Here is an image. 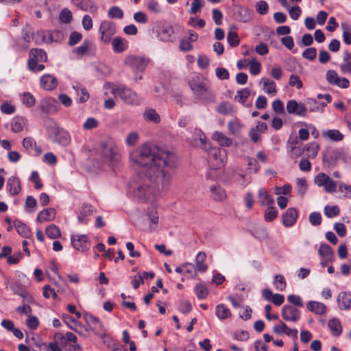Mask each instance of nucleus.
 <instances>
[{
    "mask_svg": "<svg viewBox=\"0 0 351 351\" xmlns=\"http://www.w3.org/2000/svg\"><path fill=\"white\" fill-rule=\"evenodd\" d=\"M322 136L324 138L334 142H339L344 138V135L339 130L335 129L322 131Z\"/></svg>",
    "mask_w": 351,
    "mask_h": 351,
    "instance_id": "obj_23",
    "label": "nucleus"
},
{
    "mask_svg": "<svg viewBox=\"0 0 351 351\" xmlns=\"http://www.w3.org/2000/svg\"><path fill=\"white\" fill-rule=\"evenodd\" d=\"M338 306L341 309L348 310L351 308V293L341 292L337 297Z\"/></svg>",
    "mask_w": 351,
    "mask_h": 351,
    "instance_id": "obj_26",
    "label": "nucleus"
},
{
    "mask_svg": "<svg viewBox=\"0 0 351 351\" xmlns=\"http://www.w3.org/2000/svg\"><path fill=\"white\" fill-rule=\"evenodd\" d=\"M315 183L319 186H323L325 191L333 193L336 191L337 183L324 173H318L314 179Z\"/></svg>",
    "mask_w": 351,
    "mask_h": 351,
    "instance_id": "obj_8",
    "label": "nucleus"
},
{
    "mask_svg": "<svg viewBox=\"0 0 351 351\" xmlns=\"http://www.w3.org/2000/svg\"><path fill=\"white\" fill-rule=\"evenodd\" d=\"M317 56V50L315 47H310L305 49L302 53L303 58L309 60H313Z\"/></svg>",
    "mask_w": 351,
    "mask_h": 351,
    "instance_id": "obj_61",
    "label": "nucleus"
},
{
    "mask_svg": "<svg viewBox=\"0 0 351 351\" xmlns=\"http://www.w3.org/2000/svg\"><path fill=\"white\" fill-rule=\"evenodd\" d=\"M138 134L136 132H132L129 133L126 138V144L129 146H133L136 145L138 140Z\"/></svg>",
    "mask_w": 351,
    "mask_h": 351,
    "instance_id": "obj_63",
    "label": "nucleus"
},
{
    "mask_svg": "<svg viewBox=\"0 0 351 351\" xmlns=\"http://www.w3.org/2000/svg\"><path fill=\"white\" fill-rule=\"evenodd\" d=\"M27 125V120L21 117H15L11 123V129L14 132H20Z\"/></svg>",
    "mask_w": 351,
    "mask_h": 351,
    "instance_id": "obj_29",
    "label": "nucleus"
},
{
    "mask_svg": "<svg viewBox=\"0 0 351 351\" xmlns=\"http://www.w3.org/2000/svg\"><path fill=\"white\" fill-rule=\"evenodd\" d=\"M227 40L230 46L237 47L239 44L238 34L235 32H230L227 36Z\"/></svg>",
    "mask_w": 351,
    "mask_h": 351,
    "instance_id": "obj_56",
    "label": "nucleus"
},
{
    "mask_svg": "<svg viewBox=\"0 0 351 351\" xmlns=\"http://www.w3.org/2000/svg\"><path fill=\"white\" fill-rule=\"evenodd\" d=\"M47 60V54L45 51L39 49H32L29 53L28 66L29 69H34L38 62H43Z\"/></svg>",
    "mask_w": 351,
    "mask_h": 351,
    "instance_id": "obj_13",
    "label": "nucleus"
},
{
    "mask_svg": "<svg viewBox=\"0 0 351 351\" xmlns=\"http://www.w3.org/2000/svg\"><path fill=\"white\" fill-rule=\"evenodd\" d=\"M149 62L148 58L136 55H129L124 60L126 66L130 67L134 71L139 72H143Z\"/></svg>",
    "mask_w": 351,
    "mask_h": 351,
    "instance_id": "obj_7",
    "label": "nucleus"
},
{
    "mask_svg": "<svg viewBox=\"0 0 351 351\" xmlns=\"http://www.w3.org/2000/svg\"><path fill=\"white\" fill-rule=\"evenodd\" d=\"M304 149L308 152V158H314L318 154L319 145L315 142H312L306 144Z\"/></svg>",
    "mask_w": 351,
    "mask_h": 351,
    "instance_id": "obj_41",
    "label": "nucleus"
},
{
    "mask_svg": "<svg viewBox=\"0 0 351 351\" xmlns=\"http://www.w3.org/2000/svg\"><path fill=\"white\" fill-rule=\"evenodd\" d=\"M298 218V211L295 208H289L282 215L283 224L287 227L292 226Z\"/></svg>",
    "mask_w": 351,
    "mask_h": 351,
    "instance_id": "obj_20",
    "label": "nucleus"
},
{
    "mask_svg": "<svg viewBox=\"0 0 351 351\" xmlns=\"http://www.w3.org/2000/svg\"><path fill=\"white\" fill-rule=\"evenodd\" d=\"M36 99L29 92L24 93L23 95V104L27 107H32L35 104Z\"/></svg>",
    "mask_w": 351,
    "mask_h": 351,
    "instance_id": "obj_53",
    "label": "nucleus"
},
{
    "mask_svg": "<svg viewBox=\"0 0 351 351\" xmlns=\"http://www.w3.org/2000/svg\"><path fill=\"white\" fill-rule=\"evenodd\" d=\"M250 95V90L245 88L238 90L234 97L239 103L243 104Z\"/></svg>",
    "mask_w": 351,
    "mask_h": 351,
    "instance_id": "obj_46",
    "label": "nucleus"
},
{
    "mask_svg": "<svg viewBox=\"0 0 351 351\" xmlns=\"http://www.w3.org/2000/svg\"><path fill=\"white\" fill-rule=\"evenodd\" d=\"M226 154L219 148L211 149L209 152L208 162L211 167L206 175L207 178L215 179L217 176L216 170L223 167L226 162Z\"/></svg>",
    "mask_w": 351,
    "mask_h": 351,
    "instance_id": "obj_3",
    "label": "nucleus"
},
{
    "mask_svg": "<svg viewBox=\"0 0 351 351\" xmlns=\"http://www.w3.org/2000/svg\"><path fill=\"white\" fill-rule=\"evenodd\" d=\"M113 50L117 53H121L127 49L128 43L120 37H115L112 40Z\"/></svg>",
    "mask_w": 351,
    "mask_h": 351,
    "instance_id": "obj_35",
    "label": "nucleus"
},
{
    "mask_svg": "<svg viewBox=\"0 0 351 351\" xmlns=\"http://www.w3.org/2000/svg\"><path fill=\"white\" fill-rule=\"evenodd\" d=\"M76 93L80 103H84L89 99V94L84 88H76Z\"/></svg>",
    "mask_w": 351,
    "mask_h": 351,
    "instance_id": "obj_50",
    "label": "nucleus"
},
{
    "mask_svg": "<svg viewBox=\"0 0 351 351\" xmlns=\"http://www.w3.org/2000/svg\"><path fill=\"white\" fill-rule=\"evenodd\" d=\"M111 93L115 96L119 97L124 102L136 105L140 102V98L138 95L123 86L112 85L110 86Z\"/></svg>",
    "mask_w": 351,
    "mask_h": 351,
    "instance_id": "obj_6",
    "label": "nucleus"
},
{
    "mask_svg": "<svg viewBox=\"0 0 351 351\" xmlns=\"http://www.w3.org/2000/svg\"><path fill=\"white\" fill-rule=\"evenodd\" d=\"M101 147L103 156L108 160L110 165H116L121 159V155L114 141L110 138L103 140Z\"/></svg>",
    "mask_w": 351,
    "mask_h": 351,
    "instance_id": "obj_5",
    "label": "nucleus"
},
{
    "mask_svg": "<svg viewBox=\"0 0 351 351\" xmlns=\"http://www.w3.org/2000/svg\"><path fill=\"white\" fill-rule=\"evenodd\" d=\"M6 189L12 195H18L21 191L19 179L14 176L9 178L7 180Z\"/></svg>",
    "mask_w": 351,
    "mask_h": 351,
    "instance_id": "obj_21",
    "label": "nucleus"
},
{
    "mask_svg": "<svg viewBox=\"0 0 351 351\" xmlns=\"http://www.w3.org/2000/svg\"><path fill=\"white\" fill-rule=\"evenodd\" d=\"M108 16L111 19H122L123 12L119 7L113 6L109 9Z\"/></svg>",
    "mask_w": 351,
    "mask_h": 351,
    "instance_id": "obj_49",
    "label": "nucleus"
},
{
    "mask_svg": "<svg viewBox=\"0 0 351 351\" xmlns=\"http://www.w3.org/2000/svg\"><path fill=\"white\" fill-rule=\"evenodd\" d=\"M99 31L101 34V40L105 43H108L116 33V27L112 22L104 21L101 23Z\"/></svg>",
    "mask_w": 351,
    "mask_h": 351,
    "instance_id": "obj_9",
    "label": "nucleus"
},
{
    "mask_svg": "<svg viewBox=\"0 0 351 351\" xmlns=\"http://www.w3.org/2000/svg\"><path fill=\"white\" fill-rule=\"evenodd\" d=\"M216 315L219 319H225L231 317L230 310L223 304L216 306Z\"/></svg>",
    "mask_w": 351,
    "mask_h": 351,
    "instance_id": "obj_36",
    "label": "nucleus"
},
{
    "mask_svg": "<svg viewBox=\"0 0 351 351\" xmlns=\"http://www.w3.org/2000/svg\"><path fill=\"white\" fill-rule=\"evenodd\" d=\"M36 143L34 138L31 136L25 137L22 141V145L27 151L32 149Z\"/></svg>",
    "mask_w": 351,
    "mask_h": 351,
    "instance_id": "obj_57",
    "label": "nucleus"
},
{
    "mask_svg": "<svg viewBox=\"0 0 351 351\" xmlns=\"http://www.w3.org/2000/svg\"><path fill=\"white\" fill-rule=\"evenodd\" d=\"M328 326L335 336H339L342 331L341 323L338 319L332 318L328 321Z\"/></svg>",
    "mask_w": 351,
    "mask_h": 351,
    "instance_id": "obj_38",
    "label": "nucleus"
},
{
    "mask_svg": "<svg viewBox=\"0 0 351 351\" xmlns=\"http://www.w3.org/2000/svg\"><path fill=\"white\" fill-rule=\"evenodd\" d=\"M326 79L330 84L337 86L341 88H347L350 86L349 80L346 77H340L334 70L327 71Z\"/></svg>",
    "mask_w": 351,
    "mask_h": 351,
    "instance_id": "obj_10",
    "label": "nucleus"
},
{
    "mask_svg": "<svg viewBox=\"0 0 351 351\" xmlns=\"http://www.w3.org/2000/svg\"><path fill=\"white\" fill-rule=\"evenodd\" d=\"M92 45L91 43L88 40H84L83 43L80 46L73 49V52L79 57L88 53L89 48Z\"/></svg>",
    "mask_w": 351,
    "mask_h": 351,
    "instance_id": "obj_44",
    "label": "nucleus"
},
{
    "mask_svg": "<svg viewBox=\"0 0 351 351\" xmlns=\"http://www.w3.org/2000/svg\"><path fill=\"white\" fill-rule=\"evenodd\" d=\"M339 211V208L337 206H326L324 207V214L328 218L337 216Z\"/></svg>",
    "mask_w": 351,
    "mask_h": 351,
    "instance_id": "obj_48",
    "label": "nucleus"
},
{
    "mask_svg": "<svg viewBox=\"0 0 351 351\" xmlns=\"http://www.w3.org/2000/svg\"><path fill=\"white\" fill-rule=\"evenodd\" d=\"M212 139L217 141L221 147H230L232 144V140L221 132L215 131L212 135Z\"/></svg>",
    "mask_w": 351,
    "mask_h": 351,
    "instance_id": "obj_24",
    "label": "nucleus"
},
{
    "mask_svg": "<svg viewBox=\"0 0 351 351\" xmlns=\"http://www.w3.org/2000/svg\"><path fill=\"white\" fill-rule=\"evenodd\" d=\"M298 193L303 196L307 191L308 185L305 178H299L297 180Z\"/></svg>",
    "mask_w": 351,
    "mask_h": 351,
    "instance_id": "obj_52",
    "label": "nucleus"
},
{
    "mask_svg": "<svg viewBox=\"0 0 351 351\" xmlns=\"http://www.w3.org/2000/svg\"><path fill=\"white\" fill-rule=\"evenodd\" d=\"M76 7L86 12L95 13L97 7L92 0H72Z\"/></svg>",
    "mask_w": 351,
    "mask_h": 351,
    "instance_id": "obj_19",
    "label": "nucleus"
},
{
    "mask_svg": "<svg viewBox=\"0 0 351 351\" xmlns=\"http://www.w3.org/2000/svg\"><path fill=\"white\" fill-rule=\"evenodd\" d=\"M210 197L215 202H223L227 198L226 190L220 185L215 184L209 186Z\"/></svg>",
    "mask_w": 351,
    "mask_h": 351,
    "instance_id": "obj_15",
    "label": "nucleus"
},
{
    "mask_svg": "<svg viewBox=\"0 0 351 351\" xmlns=\"http://www.w3.org/2000/svg\"><path fill=\"white\" fill-rule=\"evenodd\" d=\"M282 317L286 322H297L301 317L300 311L292 305H285L282 308Z\"/></svg>",
    "mask_w": 351,
    "mask_h": 351,
    "instance_id": "obj_12",
    "label": "nucleus"
},
{
    "mask_svg": "<svg viewBox=\"0 0 351 351\" xmlns=\"http://www.w3.org/2000/svg\"><path fill=\"white\" fill-rule=\"evenodd\" d=\"M278 215V210L273 206H269L265 214V219L267 221H273Z\"/></svg>",
    "mask_w": 351,
    "mask_h": 351,
    "instance_id": "obj_58",
    "label": "nucleus"
},
{
    "mask_svg": "<svg viewBox=\"0 0 351 351\" xmlns=\"http://www.w3.org/2000/svg\"><path fill=\"white\" fill-rule=\"evenodd\" d=\"M156 32L158 33V36L163 41L171 40L174 34L173 27L167 23L160 24L157 27Z\"/></svg>",
    "mask_w": 351,
    "mask_h": 351,
    "instance_id": "obj_16",
    "label": "nucleus"
},
{
    "mask_svg": "<svg viewBox=\"0 0 351 351\" xmlns=\"http://www.w3.org/2000/svg\"><path fill=\"white\" fill-rule=\"evenodd\" d=\"M47 133L53 142L62 146L66 147L71 143V137L69 132L56 123L47 127Z\"/></svg>",
    "mask_w": 351,
    "mask_h": 351,
    "instance_id": "obj_4",
    "label": "nucleus"
},
{
    "mask_svg": "<svg viewBox=\"0 0 351 351\" xmlns=\"http://www.w3.org/2000/svg\"><path fill=\"white\" fill-rule=\"evenodd\" d=\"M240 21L243 23H247L252 19V12L245 8H242L239 11Z\"/></svg>",
    "mask_w": 351,
    "mask_h": 351,
    "instance_id": "obj_59",
    "label": "nucleus"
},
{
    "mask_svg": "<svg viewBox=\"0 0 351 351\" xmlns=\"http://www.w3.org/2000/svg\"><path fill=\"white\" fill-rule=\"evenodd\" d=\"M250 65V71L252 75H256L261 72V64L255 59H252L249 62Z\"/></svg>",
    "mask_w": 351,
    "mask_h": 351,
    "instance_id": "obj_54",
    "label": "nucleus"
},
{
    "mask_svg": "<svg viewBox=\"0 0 351 351\" xmlns=\"http://www.w3.org/2000/svg\"><path fill=\"white\" fill-rule=\"evenodd\" d=\"M274 285L277 290L284 291L286 289L287 284L285 279L282 275H276L274 278Z\"/></svg>",
    "mask_w": 351,
    "mask_h": 351,
    "instance_id": "obj_47",
    "label": "nucleus"
},
{
    "mask_svg": "<svg viewBox=\"0 0 351 351\" xmlns=\"http://www.w3.org/2000/svg\"><path fill=\"white\" fill-rule=\"evenodd\" d=\"M258 201L262 206H272L274 199L264 189H261L258 193Z\"/></svg>",
    "mask_w": 351,
    "mask_h": 351,
    "instance_id": "obj_31",
    "label": "nucleus"
},
{
    "mask_svg": "<svg viewBox=\"0 0 351 351\" xmlns=\"http://www.w3.org/2000/svg\"><path fill=\"white\" fill-rule=\"evenodd\" d=\"M40 84L43 89L51 90L57 86L56 78L51 75H45L40 79Z\"/></svg>",
    "mask_w": 351,
    "mask_h": 351,
    "instance_id": "obj_27",
    "label": "nucleus"
},
{
    "mask_svg": "<svg viewBox=\"0 0 351 351\" xmlns=\"http://www.w3.org/2000/svg\"><path fill=\"white\" fill-rule=\"evenodd\" d=\"M289 84L291 86H295L298 89H300L303 86V83L300 77L294 74L290 75Z\"/></svg>",
    "mask_w": 351,
    "mask_h": 351,
    "instance_id": "obj_55",
    "label": "nucleus"
},
{
    "mask_svg": "<svg viewBox=\"0 0 351 351\" xmlns=\"http://www.w3.org/2000/svg\"><path fill=\"white\" fill-rule=\"evenodd\" d=\"M289 114H295L300 117H306V107L302 103H298L295 100H289L286 106Z\"/></svg>",
    "mask_w": 351,
    "mask_h": 351,
    "instance_id": "obj_14",
    "label": "nucleus"
},
{
    "mask_svg": "<svg viewBox=\"0 0 351 351\" xmlns=\"http://www.w3.org/2000/svg\"><path fill=\"white\" fill-rule=\"evenodd\" d=\"M260 84H263V90L265 93L272 95L276 94V84L273 80L267 77H263L260 80Z\"/></svg>",
    "mask_w": 351,
    "mask_h": 351,
    "instance_id": "obj_25",
    "label": "nucleus"
},
{
    "mask_svg": "<svg viewBox=\"0 0 351 351\" xmlns=\"http://www.w3.org/2000/svg\"><path fill=\"white\" fill-rule=\"evenodd\" d=\"M306 307L311 312L317 315L324 314L326 310L325 304L316 301H310L307 303Z\"/></svg>",
    "mask_w": 351,
    "mask_h": 351,
    "instance_id": "obj_30",
    "label": "nucleus"
},
{
    "mask_svg": "<svg viewBox=\"0 0 351 351\" xmlns=\"http://www.w3.org/2000/svg\"><path fill=\"white\" fill-rule=\"evenodd\" d=\"M71 241L73 248L77 251L85 252L90 247V242L85 234H73Z\"/></svg>",
    "mask_w": 351,
    "mask_h": 351,
    "instance_id": "obj_11",
    "label": "nucleus"
},
{
    "mask_svg": "<svg viewBox=\"0 0 351 351\" xmlns=\"http://www.w3.org/2000/svg\"><path fill=\"white\" fill-rule=\"evenodd\" d=\"M263 297L269 302H272L276 306H280L283 304L285 298L282 295L279 293L273 294L269 289H265L263 291Z\"/></svg>",
    "mask_w": 351,
    "mask_h": 351,
    "instance_id": "obj_18",
    "label": "nucleus"
},
{
    "mask_svg": "<svg viewBox=\"0 0 351 351\" xmlns=\"http://www.w3.org/2000/svg\"><path fill=\"white\" fill-rule=\"evenodd\" d=\"M46 234L51 239H58L61 236L59 228L54 224H51L46 228Z\"/></svg>",
    "mask_w": 351,
    "mask_h": 351,
    "instance_id": "obj_43",
    "label": "nucleus"
},
{
    "mask_svg": "<svg viewBox=\"0 0 351 351\" xmlns=\"http://www.w3.org/2000/svg\"><path fill=\"white\" fill-rule=\"evenodd\" d=\"M287 300L289 303L297 307H302L304 306L303 301L299 295H289L287 297Z\"/></svg>",
    "mask_w": 351,
    "mask_h": 351,
    "instance_id": "obj_62",
    "label": "nucleus"
},
{
    "mask_svg": "<svg viewBox=\"0 0 351 351\" xmlns=\"http://www.w3.org/2000/svg\"><path fill=\"white\" fill-rule=\"evenodd\" d=\"M130 160L133 165L143 167L136 181L135 195L139 199L154 202L169 189L172 180L169 169L178 166L173 152L143 144L130 152Z\"/></svg>",
    "mask_w": 351,
    "mask_h": 351,
    "instance_id": "obj_1",
    "label": "nucleus"
},
{
    "mask_svg": "<svg viewBox=\"0 0 351 351\" xmlns=\"http://www.w3.org/2000/svg\"><path fill=\"white\" fill-rule=\"evenodd\" d=\"M309 221L313 226H319L322 223V216L319 213L313 212L309 215Z\"/></svg>",
    "mask_w": 351,
    "mask_h": 351,
    "instance_id": "obj_64",
    "label": "nucleus"
},
{
    "mask_svg": "<svg viewBox=\"0 0 351 351\" xmlns=\"http://www.w3.org/2000/svg\"><path fill=\"white\" fill-rule=\"evenodd\" d=\"M217 110L219 114L223 115L232 114L234 112L233 106L227 101L220 104Z\"/></svg>",
    "mask_w": 351,
    "mask_h": 351,
    "instance_id": "obj_40",
    "label": "nucleus"
},
{
    "mask_svg": "<svg viewBox=\"0 0 351 351\" xmlns=\"http://www.w3.org/2000/svg\"><path fill=\"white\" fill-rule=\"evenodd\" d=\"M94 212V208L91 205L84 204L80 210L78 215V220L81 223H86L87 217L92 215Z\"/></svg>",
    "mask_w": 351,
    "mask_h": 351,
    "instance_id": "obj_28",
    "label": "nucleus"
},
{
    "mask_svg": "<svg viewBox=\"0 0 351 351\" xmlns=\"http://www.w3.org/2000/svg\"><path fill=\"white\" fill-rule=\"evenodd\" d=\"M98 121L96 119L90 117L84 123L83 128L86 130H92L96 128L98 126Z\"/></svg>",
    "mask_w": 351,
    "mask_h": 351,
    "instance_id": "obj_60",
    "label": "nucleus"
},
{
    "mask_svg": "<svg viewBox=\"0 0 351 351\" xmlns=\"http://www.w3.org/2000/svg\"><path fill=\"white\" fill-rule=\"evenodd\" d=\"M143 117L145 120L156 123H159L160 121L159 114L152 108L146 109L143 113Z\"/></svg>",
    "mask_w": 351,
    "mask_h": 351,
    "instance_id": "obj_39",
    "label": "nucleus"
},
{
    "mask_svg": "<svg viewBox=\"0 0 351 351\" xmlns=\"http://www.w3.org/2000/svg\"><path fill=\"white\" fill-rule=\"evenodd\" d=\"M243 127V124L237 119L228 123V128L230 133L236 135L239 133Z\"/></svg>",
    "mask_w": 351,
    "mask_h": 351,
    "instance_id": "obj_37",
    "label": "nucleus"
},
{
    "mask_svg": "<svg viewBox=\"0 0 351 351\" xmlns=\"http://www.w3.org/2000/svg\"><path fill=\"white\" fill-rule=\"evenodd\" d=\"M189 85L195 97L205 101H213L215 95L210 88L208 80L200 74H194L189 81Z\"/></svg>",
    "mask_w": 351,
    "mask_h": 351,
    "instance_id": "obj_2",
    "label": "nucleus"
},
{
    "mask_svg": "<svg viewBox=\"0 0 351 351\" xmlns=\"http://www.w3.org/2000/svg\"><path fill=\"white\" fill-rule=\"evenodd\" d=\"M84 318L86 324L93 330H98L99 329L104 330V326L99 319L90 313H86Z\"/></svg>",
    "mask_w": 351,
    "mask_h": 351,
    "instance_id": "obj_22",
    "label": "nucleus"
},
{
    "mask_svg": "<svg viewBox=\"0 0 351 351\" xmlns=\"http://www.w3.org/2000/svg\"><path fill=\"white\" fill-rule=\"evenodd\" d=\"M14 225L17 232L22 237L29 238L31 236L30 229L21 221L19 219L14 220Z\"/></svg>",
    "mask_w": 351,
    "mask_h": 351,
    "instance_id": "obj_34",
    "label": "nucleus"
},
{
    "mask_svg": "<svg viewBox=\"0 0 351 351\" xmlns=\"http://www.w3.org/2000/svg\"><path fill=\"white\" fill-rule=\"evenodd\" d=\"M100 337L103 339L104 343L106 344L112 350H117L119 349V344L106 335L102 334Z\"/></svg>",
    "mask_w": 351,
    "mask_h": 351,
    "instance_id": "obj_51",
    "label": "nucleus"
},
{
    "mask_svg": "<svg viewBox=\"0 0 351 351\" xmlns=\"http://www.w3.org/2000/svg\"><path fill=\"white\" fill-rule=\"evenodd\" d=\"M194 291L199 300L205 299L208 294V289L202 284H197L194 288Z\"/></svg>",
    "mask_w": 351,
    "mask_h": 351,
    "instance_id": "obj_45",
    "label": "nucleus"
},
{
    "mask_svg": "<svg viewBox=\"0 0 351 351\" xmlns=\"http://www.w3.org/2000/svg\"><path fill=\"white\" fill-rule=\"evenodd\" d=\"M319 254L322 256L321 265L325 267L333 258L332 248L327 244H322L319 248Z\"/></svg>",
    "mask_w": 351,
    "mask_h": 351,
    "instance_id": "obj_17",
    "label": "nucleus"
},
{
    "mask_svg": "<svg viewBox=\"0 0 351 351\" xmlns=\"http://www.w3.org/2000/svg\"><path fill=\"white\" fill-rule=\"evenodd\" d=\"M183 276L187 278H194L196 277V269L193 264L191 263L184 264Z\"/></svg>",
    "mask_w": 351,
    "mask_h": 351,
    "instance_id": "obj_42",
    "label": "nucleus"
},
{
    "mask_svg": "<svg viewBox=\"0 0 351 351\" xmlns=\"http://www.w3.org/2000/svg\"><path fill=\"white\" fill-rule=\"evenodd\" d=\"M56 217V210L52 208L44 209L37 216V221L39 222L51 221Z\"/></svg>",
    "mask_w": 351,
    "mask_h": 351,
    "instance_id": "obj_33",
    "label": "nucleus"
},
{
    "mask_svg": "<svg viewBox=\"0 0 351 351\" xmlns=\"http://www.w3.org/2000/svg\"><path fill=\"white\" fill-rule=\"evenodd\" d=\"M306 107H308L311 112L323 111L326 106V103L319 102L315 99L309 98L306 101Z\"/></svg>",
    "mask_w": 351,
    "mask_h": 351,
    "instance_id": "obj_32",
    "label": "nucleus"
}]
</instances>
